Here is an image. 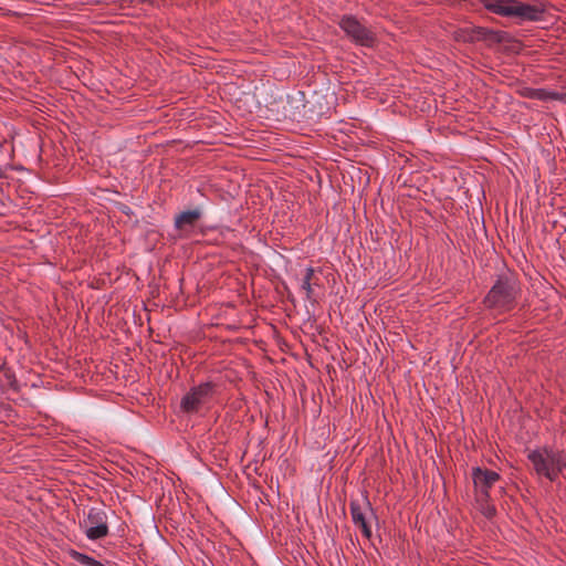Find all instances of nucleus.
Instances as JSON below:
<instances>
[{"instance_id":"f257e3e1","label":"nucleus","mask_w":566,"mask_h":566,"mask_svg":"<svg viewBox=\"0 0 566 566\" xmlns=\"http://www.w3.org/2000/svg\"><path fill=\"white\" fill-rule=\"evenodd\" d=\"M520 295L518 280L513 274H502L485 295L483 304L489 310L506 313L516 306Z\"/></svg>"},{"instance_id":"f03ea898","label":"nucleus","mask_w":566,"mask_h":566,"mask_svg":"<svg viewBox=\"0 0 566 566\" xmlns=\"http://www.w3.org/2000/svg\"><path fill=\"white\" fill-rule=\"evenodd\" d=\"M528 459L538 475L554 481L566 468V453L553 449H542L530 452Z\"/></svg>"},{"instance_id":"7ed1b4c3","label":"nucleus","mask_w":566,"mask_h":566,"mask_svg":"<svg viewBox=\"0 0 566 566\" xmlns=\"http://www.w3.org/2000/svg\"><path fill=\"white\" fill-rule=\"evenodd\" d=\"M216 395V385L211 381L200 384L181 399L180 407L185 412H197L201 407L208 405Z\"/></svg>"},{"instance_id":"20e7f679","label":"nucleus","mask_w":566,"mask_h":566,"mask_svg":"<svg viewBox=\"0 0 566 566\" xmlns=\"http://www.w3.org/2000/svg\"><path fill=\"white\" fill-rule=\"evenodd\" d=\"M455 41L461 42H475L480 40H489L495 43H503L509 38L507 32L492 30L483 27H473V28H461L454 31Z\"/></svg>"},{"instance_id":"39448f33","label":"nucleus","mask_w":566,"mask_h":566,"mask_svg":"<svg viewBox=\"0 0 566 566\" xmlns=\"http://www.w3.org/2000/svg\"><path fill=\"white\" fill-rule=\"evenodd\" d=\"M338 25L356 44L373 46L376 41L374 33L354 15H343Z\"/></svg>"},{"instance_id":"423d86ee","label":"nucleus","mask_w":566,"mask_h":566,"mask_svg":"<svg viewBox=\"0 0 566 566\" xmlns=\"http://www.w3.org/2000/svg\"><path fill=\"white\" fill-rule=\"evenodd\" d=\"M81 527L90 539L105 537L108 534L106 513L102 509H91L86 518L81 522Z\"/></svg>"},{"instance_id":"0eeeda50","label":"nucleus","mask_w":566,"mask_h":566,"mask_svg":"<svg viewBox=\"0 0 566 566\" xmlns=\"http://www.w3.org/2000/svg\"><path fill=\"white\" fill-rule=\"evenodd\" d=\"M500 479V475L491 470L473 468L472 480L480 501H488L489 490Z\"/></svg>"},{"instance_id":"6e6552de","label":"nucleus","mask_w":566,"mask_h":566,"mask_svg":"<svg viewBox=\"0 0 566 566\" xmlns=\"http://www.w3.org/2000/svg\"><path fill=\"white\" fill-rule=\"evenodd\" d=\"M350 514L353 522L361 530L364 536L370 538L371 528L369 526V521L375 516L370 504L366 502L361 505L358 502H352Z\"/></svg>"},{"instance_id":"1a4fd4ad","label":"nucleus","mask_w":566,"mask_h":566,"mask_svg":"<svg viewBox=\"0 0 566 566\" xmlns=\"http://www.w3.org/2000/svg\"><path fill=\"white\" fill-rule=\"evenodd\" d=\"M201 214L199 209L182 211L175 217V228L177 230H184L187 227L191 228L201 218Z\"/></svg>"},{"instance_id":"9d476101","label":"nucleus","mask_w":566,"mask_h":566,"mask_svg":"<svg viewBox=\"0 0 566 566\" xmlns=\"http://www.w3.org/2000/svg\"><path fill=\"white\" fill-rule=\"evenodd\" d=\"M547 92L545 88L523 87L520 95L530 99L547 101Z\"/></svg>"},{"instance_id":"9b49d317","label":"nucleus","mask_w":566,"mask_h":566,"mask_svg":"<svg viewBox=\"0 0 566 566\" xmlns=\"http://www.w3.org/2000/svg\"><path fill=\"white\" fill-rule=\"evenodd\" d=\"M314 269L313 268H307L305 270V275L303 277V282H302V290L305 291V294H306V298L307 300H311L312 298V294H313V289H312V280H313V276H314Z\"/></svg>"},{"instance_id":"f8f14e48","label":"nucleus","mask_w":566,"mask_h":566,"mask_svg":"<svg viewBox=\"0 0 566 566\" xmlns=\"http://www.w3.org/2000/svg\"><path fill=\"white\" fill-rule=\"evenodd\" d=\"M76 560L84 566H104L101 562L80 553L76 554Z\"/></svg>"},{"instance_id":"ddd939ff","label":"nucleus","mask_w":566,"mask_h":566,"mask_svg":"<svg viewBox=\"0 0 566 566\" xmlns=\"http://www.w3.org/2000/svg\"><path fill=\"white\" fill-rule=\"evenodd\" d=\"M7 363H6V359L3 356H0V369H2L4 371V376L7 377V379L9 380L10 385L13 386V384L15 382V377H14V374L13 371L6 366Z\"/></svg>"},{"instance_id":"4468645a","label":"nucleus","mask_w":566,"mask_h":566,"mask_svg":"<svg viewBox=\"0 0 566 566\" xmlns=\"http://www.w3.org/2000/svg\"><path fill=\"white\" fill-rule=\"evenodd\" d=\"M547 101H559L566 103V93L547 92Z\"/></svg>"},{"instance_id":"2eb2a0df","label":"nucleus","mask_w":566,"mask_h":566,"mask_svg":"<svg viewBox=\"0 0 566 566\" xmlns=\"http://www.w3.org/2000/svg\"><path fill=\"white\" fill-rule=\"evenodd\" d=\"M483 513H484V515H485V516L491 517V516H493V515H494V513H495V509H494L493 506H491V505H486V506L483 509Z\"/></svg>"},{"instance_id":"dca6fc26","label":"nucleus","mask_w":566,"mask_h":566,"mask_svg":"<svg viewBox=\"0 0 566 566\" xmlns=\"http://www.w3.org/2000/svg\"><path fill=\"white\" fill-rule=\"evenodd\" d=\"M122 212H124L125 214H129V213H130V210H129V208H128V207H126V206H125V207L122 209Z\"/></svg>"},{"instance_id":"f3484780","label":"nucleus","mask_w":566,"mask_h":566,"mask_svg":"<svg viewBox=\"0 0 566 566\" xmlns=\"http://www.w3.org/2000/svg\"><path fill=\"white\" fill-rule=\"evenodd\" d=\"M344 364H346L347 366L352 365V360L350 361H346L345 359H343Z\"/></svg>"},{"instance_id":"a211bd4d","label":"nucleus","mask_w":566,"mask_h":566,"mask_svg":"<svg viewBox=\"0 0 566 566\" xmlns=\"http://www.w3.org/2000/svg\"><path fill=\"white\" fill-rule=\"evenodd\" d=\"M565 231H566V228H565Z\"/></svg>"}]
</instances>
